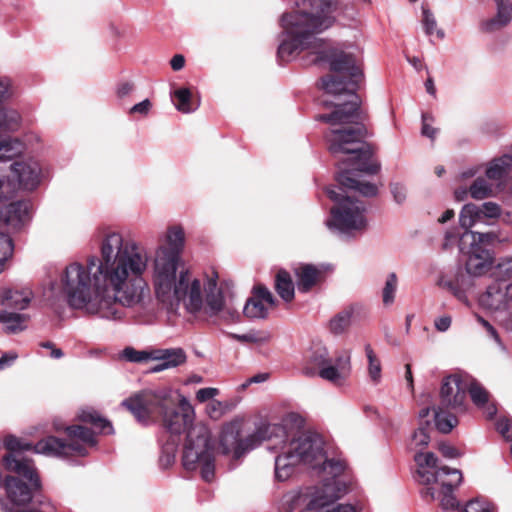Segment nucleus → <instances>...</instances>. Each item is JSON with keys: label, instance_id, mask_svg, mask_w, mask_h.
Listing matches in <instances>:
<instances>
[{"label": "nucleus", "instance_id": "32", "mask_svg": "<svg viewBox=\"0 0 512 512\" xmlns=\"http://www.w3.org/2000/svg\"><path fill=\"white\" fill-rule=\"evenodd\" d=\"M497 236L495 233L487 232V233H481V232H474L469 229H465V232L460 236V250H464V243L467 239H470V246L473 245H481L482 247L487 248V246L491 245L495 240Z\"/></svg>", "mask_w": 512, "mask_h": 512}, {"label": "nucleus", "instance_id": "35", "mask_svg": "<svg viewBox=\"0 0 512 512\" xmlns=\"http://www.w3.org/2000/svg\"><path fill=\"white\" fill-rule=\"evenodd\" d=\"M435 426L442 433H449L458 424V419L454 414L439 408L434 414Z\"/></svg>", "mask_w": 512, "mask_h": 512}, {"label": "nucleus", "instance_id": "61", "mask_svg": "<svg viewBox=\"0 0 512 512\" xmlns=\"http://www.w3.org/2000/svg\"><path fill=\"white\" fill-rule=\"evenodd\" d=\"M10 81L6 78H0V101L9 96Z\"/></svg>", "mask_w": 512, "mask_h": 512}, {"label": "nucleus", "instance_id": "39", "mask_svg": "<svg viewBox=\"0 0 512 512\" xmlns=\"http://www.w3.org/2000/svg\"><path fill=\"white\" fill-rule=\"evenodd\" d=\"M14 244L11 237L5 233H0V273L5 269L7 261L12 257Z\"/></svg>", "mask_w": 512, "mask_h": 512}, {"label": "nucleus", "instance_id": "34", "mask_svg": "<svg viewBox=\"0 0 512 512\" xmlns=\"http://www.w3.org/2000/svg\"><path fill=\"white\" fill-rule=\"evenodd\" d=\"M493 186L483 177H477L469 186V195L475 200H483L493 196Z\"/></svg>", "mask_w": 512, "mask_h": 512}, {"label": "nucleus", "instance_id": "26", "mask_svg": "<svg viewBox=\"0 0 512 512\" xmlns=\"http://www.w3.org/2000/svg\"><path fill=\"white\" fill-rule=\"evenodd\" d=\"M498 6V12L495 17L483 22V28L486 31H494L502 28L511 19L512 0H495Z\"/></svg>", "mask_w": 512, "mask_h": 512}, {"label": "nucleus", "instance_id": "3", "mask_svg": "<svg viewBox=\"0 0 512 512\" xmlns=\"http://www.w3.org/2000/svg\"><path fill=\"white\" fill-rule=\"evenodd\" d=\"M68 439L62 440L48 436L34 446L22 442L15 436H8L4 441L9 451L3 458V466L17 476H6L4 488L9 502L0 498V509L3 512H56V508L46 499H40L41 481L33 461L22 455V451L31 450L36 453L57 457L86 456L88 448L97 444L94 432L81 425L65 428Z\"/></svg>", "mask_w": 512, "mask_h": 512}, {"label": "nucleus", "instance_id": "41", "mask_svg": "<svg viewBox=\"0 0 512 512\" xmlns=\"http://www.w3.org/2000/svg\"><path fill=\"white\" fill-rule=\"evenodd\" d=\"M431 429V424L429 421L425 420V423H420L418 429L414 432L412 436V441L415 446L418 447H426L430 441L429 430Z\"/></svg>", "mask_w": 512, "mask_h": 512}, {"label": "nucleus", "instance_id": "59", "mask_svg": "<svg viewBox=\"0 0 512 512\" xmlns=\"http://www.w3.org/2000/svg\"><path fill=\"white\" fill-rule=\"evenodd\" d=\"M486 332L504 349V346L500 340L497 330L490 324V322H481Z\"/></svg>", "mask_w": 512, "mask_h": 512}, {"label": "nucleus", "instance_id": "15", "mask_svg": "<svg viewBox=\"0 0 512 512\" xmlns=\"http://www.w3.org/2000/svg\"><path fill=\"white\" fill-rule=\"evenodd\" d=\"M437 285L460 302L467 303V294L473 287V282L460 266H456L441 272L437 279Z\"/></svg>", "mask_w": 512, "mask_h": 512}, {"label": "nucleus", "instance_id": "48", "mask_svg": "<svg viewBox=\"0 0 512 512\" xmlns=\"http://www.w3.org/2000/svg\"><path fill=\"white\" fill-rule=\"evenodd\" d=\"M390 191L394 201L397 204H402L407 198V188L404 184L399 182H393L390 184Z\"/></svg>", "mask_w": 512, "mask_h": 512}, {"label": "nucleus", "instance_id": "28", "mask_svg": "<svg viewBox=\"0 0 512 512\" xmlns=\"http://www.w3.org/2000/svg\"><path fill=\"white\" fill-rule=\"evenodd\" d=\"M414 460L418 465L417 473L422 484H424L425 476L423 475L425 473L435 475L440 471V468L436 469L437 457L432 452L416 453L414 456Z\"/></svg>", "mask_w": 512, "mask_h": 512}, {"label": "nucleus", "instance_id": "5", "mask_svg": "<svg viewBox=\"0 0 512 512\" xmlns=\"http://www.w3.org/2000/svg\"><path fill=\"white\" fill-rule=\"evenodd\" d=\"M366 130L362 125L343 129H330L325 133L328 149L333 155L340 153L348 154L350 157L342 161L345 166L337 174L338 183L344 187L358 191L366 197L375 196L378 192L376 185L370 182H362L358 179V172L376 174L380 165L371 162V151L363 139Z\"/></svg>", "mask_w": 512, "mask_h": 512}, {"label": "nucleus", "instance_id": "46", "mask_svg": "<svg viewBox=\"0 0 512 512\" xmlns=\"http://www.w3.org/2000/svg\"><path fill=\"white\" fill-rule=\"evenodd\" d=\"M406 331L412 333L421 339H429L430 337V324L427 325L425 322H414V326H412V322H406Z\"/></svg>", "mask_w": 512, "mask_h": 512}, {"label": "nucleus", "instance_id": "44", "mask_svg": "<svg viewBox=\"0 0 512 512\" xmlns=\"http://www.w3.org/2000/svg\"><path fill=\"white\" fill-rule=\"evenodd\" d=\"M231 336L241 342H265L270 338V334L264 331H250L246 334H231Z\"/></svg>", "mask_w": 512, "mask_h": 512}, {"label": "nucleus", "instance_id": "8", "mask_svg": "<svg viewBox=\"0 0 512 512\" xmlns=\"http://www.w3.org/2000/svg\"><path fill=\"white\" fill-rule=\"evenodd\" d=\"M324 459L323 441L318 435H304L289 444V449L275 459V477L279 481L287 480L294 467L305 463L316 468Z\"/></svg>", "mask_w": 512, "mask_h": 512}, {"label": "nucleus", "instance_id": "7", "mask_svg": "<svg viewBox=\"0 0 512 512\" xmlns=\"http://www.w3.org/2000/svg\"><path fill=\"white\" fill-rule=\"evenodd\" d=\"M184 245L183 228L179 225L169 227L155 252V292L159 297L166 296L171 290Z\"/></svg>", "mask_w": 512, "mask_h": 512}, {"label": "nucleus", "instance_id": "19", "mask_svg": "<svg viewBox=\"0 0 512 512\" xmlns=\"http://www.w3.org/2000/svg\"><path fill=\"white\" fill-rule=\"evenodd\" d=\"M11 173L17 179L16 187L34 190L40 183L41 168L37 161L29 159L11 165Z\"/></svg>", "mask_w": 512, "mask_h": 512}, {"label": "nucleus", "instance_id": "21", "mask_svg": "<svg viewBox=\"0 0 512 512\" xmlns=\"http://www.w3.org/2000/svg\"><path fill=\"white\" fill-rule=\"evenodd\" d=\"M299 292L307 293L324 278V272L313 264L300 263L293 268Z\"/></svg>", "mask_w": 512, "mask_h": 512}, {"label": "nucleus", "instance_id": "36", "mask_svg": "<svg viewBox=\"0 0 512 512\" xmlns=\"http://www.w3.org/2000/svg\"><path fill=\"white\" fill-rule=\"evenodd\" d=\"M397 288H398V277H397L396 273L391 272L386 277L385 284L382 288V293H381L382 302L385 306L391 305L394 302Z\"/></svg>", "mask_w": 512, "mask_h": 512}, {"label": "nucleus", "instance_id": "60", "mask_svg": "<svg viewBox=\"0 0 512 512\" xmlns=\"http://www.w3.org/2000/svg\"><path fill=\"white\" fill-rule=\"evenodd\" d=\"M170 65L174 71L181 70L185 65L184 56L181 54L174 55L170 61Z\"/></svg>", "mask_w": 512, "mask_h": 512}, {"label": "nucleus", "instance_id": "57", "mask_svg": "<svg viewBox=\"0 0 512 512\" xmlns=\"http://www.w3.org/2000/svg\"><path fill=\"white\" fill-rule=\"evenodd\" d=\"M350 322H330L329 329L335 335L344 333L349 326Z\"/></svg>", "mask_w": 512, "mask_h": 512}, {"label": "nucleus", "instance_id": "17", "mask_svg": "<svg viewBox=\"0 0 512 512\" xmlns=\"http://www.w3.org/2000/svg\"><path fill=\"white\" fill-rule=\"evenodd\" d=\"M501 214L500 206L495 202H485L478 206L473 203L465 204L459 215V223L463 229H470L485 219L497 218Z\"/></svg>", "mask_w": 512, "mask_h": 512}, {"label": "nucleus", "instance_id": "24", "mask_svg": "<svg viewBox=\"0 0 512 512\" xmlns=\"http://www.w3.org/2000/svg\"><path fill=\"white\" fill-rule=\"evenodd\" d=\"M512 168V147L509 153H505L498 158L492 159L486 167V177L492 181H501Z\"/></svg>", "mask_w": 512, "mask_h": 512}, {"label": "nucleus", "instance_id": "14", "mask_svg": "<svg viewBox=\"0 0 512 512\" xmlns=\"http://www.w3.org/2000/svg\"><path fill=\"white\" fill-rule=\"evenodd\" d=\"M467 375L454 374L443 380L441 404L457 412L466 410Z\"/></svg>", "mask_w": 512, "mask_h": 512}, {"label": "nucleus", "instance_id": "64", "mask_svg": "<svg viewBox=\"0 0 512 512\" xmlns=\"http://www.w3.org/2000/svg\"><path fill=\"white\" fill-rule=\"evenodd\" d=\"M133 90V84L129 82L122 83L118 86L117 93L120 97L127 96Z\"/></svg>", "mask_w": 512, "mask_h": 512}, {"label": "nucleus", "instance_id": "30", "mask_svg": "<svg viewBox=\"0 0 512 512\" xmlns=\"http://www.w3.org/2000/svg\"><path fill=\"white\" fill-rule=\"evenodd\" d=\"M78 419L85 423L92 424L95 428L99 429L104 434L113 433L112 424L105 418L101 417L92 408L81 409L78 414Z\"/></svg>", "mask_w": 512, "mask_h": 512}, {"label": "nucleus", "instance_id": "62", "mask_svg": "<svg viewBox=\"0 0 512 512\" xmlns=\"http://www.w3.org/2000/svg\"><path fill=\"white\" fill-rule=\"evenodd\" d=\"M459 238V233L455 231H447L445 234L444 248H448L454 244Z\"/></svg>", "mask_w": 512, "mask_h": 512}, {"label": "nucleus", "instance_id": "20", "mask_svg": "<svg viewBox=\"0 0 512 512\" xmlns=\"http://www.w3.org/2000/svg\"><path fill=\"white\" fill-rule=\"evenodd\" d=\"M493 256L488 248L481 245L470 246L466 260V272L470 276H481L491 267Z\"/></svg>", "mask_w": 512, "mask_h": 512}, {"label": "nucleus", "instance_id": "25", "mask_svg": "<svg viewBox=\"0 0 512 512\" xmlns=\"http://www.w3.org/2000/svg\"><path fill=\"white\" fill-rule=\"evenodd\" d=\"M33 298V293L29 288L21 290L8 289L2 296V305L14 310L26 309Z\"/></svg>", "mask_w": 512, "mask_h": 512}, {"label": "nucleus", "instance_id": "9", "mask_svg": "<svg viewBox=\"0 0 512 512\" xmlns=\"http://www.w3.org/2000/svg\"><path fill=\"white\" fill-rule=\"evenodd\" d=\"M307 365L303 373L308 377L318 375L335 385H342L351 373V355L343 351L331 361L327 348L318 342L313 344L306 356Z\"/></svg>", "mask_w": 512, "mask_h": 512}, {"label": "nucleus", "instance_id": "12", "mask_svg": "<svg viewBox=\"0 0 512 512\" xmlns=\"http://www.w3.org/2000/svg\"><path fill=\"white\" fill-rule=\"evenodd\" d=\"M16 191V183L0 173V222L15 230L28 221L31 208L26 200H11Z\"/></svg>", "mask_w": 512, "mask_h": 512}, {"label": "nucleus", "instance_id": "27", "mask_svg": "<svg viewBox=\"0 0 512 512\" xmlns=\"http://www.w3.org/2000/svg\"><path fill=\"white\" fill-rule=\"evenodd\" d=\"M151 359L165 362L169 368H175L185 363L187 357L182 348H171L153 350Z\"/></svg>", "mask_w": 512, "mask_h": 512}, {"label": "nucleus", "instance_id": "29", "mask_svg": "<svg viewBox=\"0 0 512 512\" xmlns=\"http://www.w3.org/2000/svg\"><path fill=\"white\" fill-rule=\"evenodd\" d=\"M275 290L278 295L286 302L294 298L295 285L290 274L286 270H279L275 277Z\"/></svg>", "mask_w": 512, "mask_h": 512}, {"label": "nucleus", "instance_id": "54", "mask_svg": "<svg viewBox=\"0 0 512 512\" xmlns=\"http://www.w3.org/2000/svg\"><path fill=\"white\" fill-rule=\"evenodd\" d=\"M439 450L444 457L449 459H453L459 456L458 450L455 447L446 443H441L439 445Z\"/></svg>", "mask_w": 512, "mask_h": 512}, {"label": "nucleus", "instance_id": "38", "mask_svg": "<svg viewBox=\"0 0 512 512\" xmlns=\"http://www.w3.org/2000/svg\"><path fill=\"white\" fill-rule=\"evenodd\" d=\"M20 124V115L14 110L0 108V131H15Z\"/></svg>", "mask_w": 512, "mask_h": 512}, {"label": "nucleus", "instance_id": "16", "mask_svg": "<svg viewBox=\"0 0 512 512\" xmlns=\"http://www.w3.org/2000/svg\"><path fill=\"white\" fill-rule=\"evenodd\" d=\"M512 283L506 279H495L479 296V305L489 311H503L512 299Z\"/></svg>", "mask_w": 512, "mask_h": 512}, {"label": "nucleus", "instance_id": "56", "mask_svg": "<svg viewBox=\"0 0 512 512\" xmlns=\"http://www.w3.org/2000/svg\"><path fill=\"white\" fill-rule=\"evenodd\" d=\"M18 355L15 352H7L4 353L0 357V369L5 368L6 366L12 365V363L17 359Z\"/></svg>", "mask_w": 512, "mask_h": 512}, {"label": "nucleus", "instance_id": "4", "mask_svg": "<svg viewBox=\"0 0 512 512\" xmlns=\"http://www.w3.org/2000/svg\"><path fill=\"white\" fill-rule=\"evenodd\" d=\"M135 419L150 425L159 418L171 434L178 436L187 431L182 463L186 470L200 468L203 480L210 482L214 478V445L209 429L205 425L192 426L195 411L189 400L170 388L142 390L122 401Z\"/></svg>", "mask_w": 512, "mask_h": 512}, {"label": "nucleus", "instance_id": "13", "mask_svg": "<svg viewBox=\"0 0 512 512\" xmlns=\"http://www.w3.org/2000/svg\"><path fill=\"white\" fill-rule=\"evenodd\" d=\"M424 484L429 485L431 483H439L441 485V491L436 495L434 488L427 487L422 491V494L431 499L438 498L440 504L445 510H454L458 508L459 502L453 494L454 489L462 481V473L458 469H451L447 466L440 467V471L435 474L425 473Z\"/></svg>", "mask_w": 512, "mask_h": 512}, {"label": "nucleus", "instance_id": "43", "mask_svg": "<svg viewBox=\"0 0 512 512\" xmlns=\"http://www.w3.org/2000/svg\"><path fill=\"white\" fill-rule=\"evenodd\" d=\"M495 279H506L512 277V256L503 258L493 270Z\"/></svg>", "mask_w": 512, "mask_h": 512}, {"label": "nucleus", "instance_id": "58", "mask_svg": "<svg viewBox=\"0 0 512 512\" xmlns=\"http://www.w3.org/2000/svg\"><path fill=\"white\" fill-rule=\"evenodd\" d=\"M176 450H177V443H174L171 446L170 452H167V454L162 453L161 458H160L161 463L165 464V465H170L171 463H173L175 460Z\"/></svg>", "mask_w": 512, "mask_h": 512}, {"label": "nucleus", "instance_id": "47", "mask_svg": "<svg viewBox=\"0 0 512 512\" xmlns=\"http://www.w3.org/2000/svg\"><path fill=\"white\" fill-rule=\"evenodd\" d=\"M463 512H492L491 505L479 499L470 500L464 507Z\"/></svg>", "mask_w": 512, "mask_h": 512}, {"label": "nucleus", "instance_id": "55", "mask_svg": "<svg viewBox=\"0 0 512 512\" xmlns=\"http://www.w3.org/2000/svg\"><path fill=\"white\" fill-rule=\"evenodd\" d=\"M151 108V102L148 99L143 100L142 102L135 104L131 109L130 113H139L142 115H146Z\"/></svg>", "mask_w": 512, "mask_h": 512}, {"label": "nucleus", "instance_id": "1", "mask_svg": "<svg viewBox=\"0 0 512 512\" xmlns=\"http://www.w3.org/2000/svg\"><path fill=\"white\" fill-rule=\"evenodd\" d=\"M298 9L285 13L280 23L283 29L277 55L280 61L288 62L303 50H309L316 64H329L333 73L321 78V88L329 94L352 93L353 100L338 104L330 114L318 119L331 125L356 123L360 118L359 102L354 94L363 80L359 59L352 53L328 45L318 35L331 28L338 10V0H299Z\"/></svg>", "mask_w": 512, "mask_h": 512}, {"label": "nucleus", "instance_id": "37", "mask_svg": "<svg viewBox=\"0 0 512 512\" xmlns=\"http://www.w3.org/2000/svg\"><path fill=\"white\" fill-rule=\"evenodd\" d=\"M23 143L18 139H5L0 141V161L11 159L23 151Z\"/></svg>", "mask_w": 512, "mask_h": 512}, {"label": "nucleus", "instance_id": "63", "mask_svg": "<svg viewBox=\"0 0 512 512\" xmlns=\"http://www.w3.org/2000/svg\"><path fill=\"white\" fill-rule=\"evenodd\" d=\"M2 320H24L23 316L16 312L0 311V321Z\"/></svg>", "mask_w": 512, "mask_h": 512}, {"label": "nucleus", "instance_id": "23", "mask_svg": "<svg viewBox=\"0 0 512 512\" xmlns=\"http://www.w3.org/2000/svg\"><path fill=\"white\" fill-rule=\"evenodd\" d=\"M345 470V463L341 460H336V459H325L323 462H322V471L323 473L327 474V475H331V478H327V479H324L323 480V483L314 488V492L315 494L317 493H320V494H324V488L327 484H334L336 482H340V483H343L345 485V493L344 495L348 492V484L346 483V481H344L343 479L340 478V476L343 474Z\"/></svg>", "mask_w": 512, "mask_h": 512}, {"label": "nucleus", "instance_id": "6", "mask_svg": "<svg viewBox=\"0 0 512 512\" xmlns=\"http://www.w3.org/2000/svg\"><path fill=\"white\" fill-rule=\"evenodd\" d=\"M173 293L178 304H182L185 311L194 316L218 317L228 311V300L233 297V284L230 281L218 282L217 273L207 277L204 287L201 281L192 277L188 270L181 271L174 276L170 292L164 297H157L165 301Z\"/></svg>", "mask_w": 512, "mask_h": 512}, {"label": "nucleus", "instance_id": "42", "mask_svg": "<svg viewBox=\"0 0 512 512\" xmlns=\"http://www.w3.org/2000/svg\"><path fill=\"white\" fill-rule=\"evenodd\" d=\"M121 355L125 360H127L129 362L141 363V362L151 359L152 351L151 352L138 351V350L134 349L133 347H126L122 351Z\"/></svg>", "mask_w": 512, "mask_h": 512}, {"label": "nucleus", "instance_id": "50", "mask_svg": "<svg viewBox=\"0 0 512 512\" xmlns=\"http://www.w3.org/2000/svg\"><path fill=\"white\" fill-rule=\"evenodd\" d=\"M496 429L506 440H512V420L501 418L496 423Z\"/></svg>", "mask_w": 512, "mask_h": 512}, {"label": "nucleus", "instance_id": "45", "mask_svg": "<svg viewBox=\"0 0 512 512\" xmlns=\"http://www.w3.org/2000/svg\"><path fill=\"white\" fill-rule=\"evenodd\" d=\"M227 410L228 405L218 400H212L206 406V413L213 420L220 419Z\"/></svg>", "mask_w": 512, "mask_h": 512}, {"label": "nucleus", "instance_id": "49", "mask_svg": "<svg viewBox=\"0 0 512 512\" xmlns=\"http://www.w3.org/2000/svg\"><path fill=\"white\" fill-rule=\"evenodd\" d=\"M433 121H434V119L431 115H429L427 113L422 114L421 133L423 136H426L432 140L435 138V136L437 134V129L430 125V122H433Z\"/></svg>", "mask_w": 512, "mask_h": 512}, {"label": "nucleus", "instance_id": "51", "mask_svg": "<svg viewBox=\"0 0 512 512\" xmlns=\"http://www.w3.org/2000/svg\"><path fill=\"white\" fill-rule=\"evenodd\" d=\"M3 332L7 335L19 334L27 329L26 322H3Z\"/></svg>", "mask_w": 512, "mask_h": 512}, {"label": "nucleus", "instance_id": "22", "mask_svg": "<svg viewBox=\"0 0 512 512\" xmlns=\"http://www.w3.org/2000/svg\"><path fill=\"white\" fill-rule=\"evenodd\" d=\"M467 392L470 394L473 403L480 409H484L487 416L492 418L496 415L497 409L494 404L489 403V393L478 382L467 375Z\"/></svg>", "mask_w": 512, "mask_h": 512}, {"label": "nucleus", "instance_id": "33", "mask_svg": "<svg viewBox=\"0 0 512 512\" xmlns=\"http://www.w3.org/2000/svg\"><path fill=\"white\" fill-rule=\"evenodd\" d=\"M368 316V307L362 302H354L348 304L338 314H336L334 320H356L366 318Z\"/></svg>", "mask_w": 512, "mask_h": 512}, {"label": "nucleus", "instance_id": "11", "mask_svg": "<svg viewBox=\"0 0 512 512\" xmlns=\"http://www.w3.org/2000/svg\"><path fill=\"white\" fill-rule=\"evenodd\" d=\"M240 423L231 422L226 424L221 432L220 446L224 454L232 453L235 459H239L246 452L259 446L262 441L270 439L272 434L284 438L285 429L280 425H263L246 438H240Z\"/></svg>", "mask_w": 512, "mask_h": 512}, {"label": "nucleus", "instance_id": "2", "mask_svg": "<svg viewBox=\"0 0 512 512\" xmlns=\"http://www.w3.org/2000/svg\"><path fill=\"white\" fill-rule=\"evenodd\" d=\"M100 255L90 256L86 266L72 263L62 277L68 303L82 308L93 299L113 300L123 306L139 303L149 292L144 280L150 256L136 240L119 232L106 234Z\"/></svg>", "mask_w": 512, "mask_h": 512}, {"label": "nucleus", "instance_id": "18", "mask_svg": "<svg viewBox=\"0 0 512 512\" xmlns=\"http://www.w3.org/2000/svg\"><path fill=\"white\" fill-rule=\"evenodd\" d=\"M274 306L275 299L272 293L264 285L258 284L253 287L252 296L243 307V314L247 318L264 319Z\"/></svg>", "mask_w": 512, "mask_h": 512}, {"label": "nucleus", "instance_id": "52", "mask_svg": "<svg viewBox=\"0 0 512 512\" xmlns=\"http://www.w3.org/2000/svg\"><path fill=\"white\" fill-rule=\"evenodd\" d=\"M422 12L425 32L427 35H432L434 30L436 29V20L433 14L428 9L423 8Z\"/></svg>", "mask_w": 512, "mask_h": 512}, {"label": "nucleus", "instance_id": "53", "mask_svg": "<svg viewBox=\"0 0 512 512\" xmlns=\"http://www.w3.org/2000/svg\"><path fill=\"white\" fill-rule=\"evenodd\" d=\"M219 394V390L213 387L201 388L196 392V399L200 402H206Z\"/></svg>", "mask_w": 512, "mask_h": 512}, {"label": "nucleus", "instance_id": "10", "mask_svg": "<svg viewBox=\"0 0 512 512\" xmlns=\"http://www.w3.org/2000/svg\"><path fill=\"white\" fill-rule=\"evenodd\" d=\"M326 193L336 203L331 208V218L326 221L328 228H334L347 234L361 232L366 229V207L363 202L344 196L333 188H327Z\"/></svg>", "mask_w": 512, "mask_h": 512}, {"label": "nucleus", "instance_id": "40", "mask_svg": "<svg viewBox=\"0 0 512 512\" xmlns=\"http://www.w3.org/2000/svg\"><path fill=\"white\" fill-rule=\"evenodd\" d=\"M365 353L369 362L368 372L371 380L378 383L381 379V364L370 344L365 346Z\"/></svg>", "mask_w": 512, "mask_h": 512}, {"label": "nucleus", "instance_id": "31", "mask_svg": "<svg viewBox=\"0 0 512 512\" xmlns=\"http://www.w3.org/2000/svg\"><path fill=\"white\" fill-rule=\"evenodd\" d=\"M173 98L175 100L176 109L182 113H191L199 107V102L193 100L192 93L188 88L175 90Z\"/></svg>", "mask_w": 512, "mask_h": 512}]
</instances>
